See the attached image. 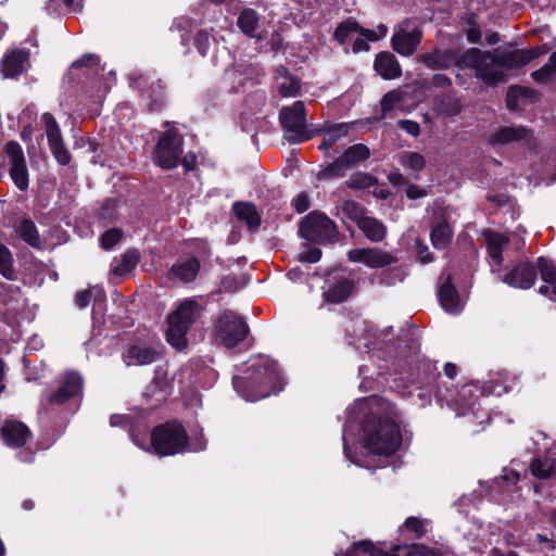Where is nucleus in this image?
Listing matches in <instances>:
<instances>
[{
	"label": "nucleus",
	"instance_id": "f257e3e1",
	"mask_svg": "<svg viewBox=\"0 0 556 556\" xmlns=\"http://www.w3.org/2000/svg\"><path fill=\"white\" fill-rule=\"evenodd\" d=\"M370 417L363 425V447L370 454L389 456L395 453L403 441L402 418L388 402L372 401Z\"/></svg>",
	"mask_w": 556,
	"mask_h": 556
},
{
	"label": "nucleus",
	"instance_id": "f03ea898",
	"mask_svg": "<svg viewBox=\"0 0 556 556\" xmlns=\"http://www.w3.org/2000/svg\"><path fill=\"white\" fill-rule=\"evenodd\" d=\"M252 375L245 379L233 378L237 392L249 402H255L282 390V378L277 363L268 357H256L251 361Z\"/></svg>",
	"mask_w": 556,
	"mask_h": 556
},
{
	"label": "nucleus",
	"instance_id": "7ed1b4c3",
	"mask_svg": "<svg viewBox=\"0 0 556 556\" xmlns=\"http://www.w3.org/2000/svg\"><path fill=\"white\" fill-rule=\"evenodd\" d=\"M200 315V306L193 300H186L167 317L166 338L177 351H182L188 344L187 333Z\"/></svg>",
	"mask_w": 556,
	"mask_h": 556
},
{
	"label": "nucleus",
	"instance_id": "20e7f679",
	"mask_svg": "<svg viewBox=\"0 0 556 556\" xmlns=\"http://www.w3.org/2000/svg\"><path fill=\"white\" fill-rule=\"evenodd\" d=\"M151 447L161 456L181 453L188 448L186 431L176 422L160 426L151 434Z\"/></svg>",
	"mask_w": 556,
	"mask_h": 556
},
{
	"label": "nucleus",
	"instance_id": "39448f33",
	"mask_svg": "<svg viewBox=\"0 0 556 556\" xmlns=\"http://www.w3.org/2000/svg\"><path fill=\"white\" fill-rule=\"evenodd\" d=\"M248 333V324L232 311L223 312L215 323V340L227 349L237 346Z\"/></svg>",
	"mask_w": 556,
	"mask_h": 556
},
{
	"label": "nucleus",
	"instance_id": "423d86ee",
	"mask_svg": "<svg viewBox=\"0 0 556 556\" xmlns=\"http://www.w3.org/2000/svg\"><path fill=\"white\" fill-rule=\"evenodd\" d=\"M182 154V136L174 127L165 130L159 138L153 150L154 163L163 169H172L178 165Z\"/></svg>",
	"mask_w": 556,
	"mask_h": 556
},
{
	"label": "nucleus",
	"instance_id": "0eeeda50",
	"mask_svg": "<svg viewBox=\"0 0 556 556\" xmlns=\"http://www.w3.org/2000/svg\"><path fill=\"white\" fill-rule=\"evenodd\" d=\"M280 122L289 141L301 142L309 138L305 131V111L301 101L280 111Z\"/></svg>",
	"mask_w": 556,
	"mask_h": 556
},
{
	"label": "nucleus",
	"instance_id": "6e6552de",
	"mask_svg": "<svg viewBox=\"0 0 556 556\" xmlns=\"http://www.w3.org/2000/svg\"><path fill=\"white\" fill-rule=\"evenodd\" d=\"M301 231L307 239L319 243L333 242L338 236L336 224L319 213L309 214L302 224Z\"/></svg>",
	"mask_w": 556,
	"mask_h": 556
},
{
	"label": "nucleus",
	"instance_id": "1a4fd4ad",
	"mask_svg": "<svg viewBox=\"0 0 556 556\" xmlns=\"http://www.w3.org/2000/svg\"><path fill=\"white\" fill-rule=\"evenodd\" d=\"M369 154V149L366 146L354 144L323 170V177H341L349 168L368 159Z\"/></svg>",
	"mask_w": 556,
	"mask_h": 556
},
{
	"label": "nucleus",
	"instance_id": "9d476101",
	"mask_svg": "<svg viewBox=\"0 0 556 556\" xmlns=\"http://www.w3.org/2000/svg\"><path fill=\"white\" fill-rule=\"evenodd\" d=\"M343 210L356 220L358 228L368 240L372 242H380L387 236L386 226L374 217L363 216L361 207L355 202H345Z\"/></svg>",
	"mask_w": 556,
	"mask_h": 556
},
{
	"label": "nucleus",
	"instance_id": "9b49d317",
	"mask_svg": "<svg viewBox=\"0 0 556 556\" xmlns=\"http://www.w3.org/2000/svg\"><path fill=\"white\" fill-rule=\"evenodd\" d=\"M4 154L10 163V176L15 186L25 190L28 187V170L22 147L14 141L4 147Z\"/></svg>",
	"mask_w": 556,
	"mask_h": 556
},
{
	"label": "nucleus",
	"instance_id": "f8f14e48",
	"mask_svg": "<svg viewBox=\"0 0 556 556\" xmlns=\"http://www.w3.org/2000/svg\"><path fill=\"white\" fill-rule=\"evenodd\" d=\"M41 121L48 138L49 148L59 164L67 165L71 162V154L65 148L60 127L51 113H43Z\"/></svg>",
	"mask_w": 556,
	"mask_h": 556
},
{
	"label": "nucleus",
	"instance_id": "ddd939ff",
	"mask_svg": "<svg viewBox=\"0 0 556 556\" xmlns=\"http://www.w3.org/2000/svg\"><path fill=\"white\" fill-rule=\"evenodd\" d=\"M346 256L350 262L364 264L372 269L382 268L395 262L392 253L379 248H356L350 250Z\"/></svg>",
	"mask_w": 556,
	"mask_h": 556
},
{
	"label": "nucleus",
	"instance_id": "4468645a",
	"mask_svg": "<svg viewBox=\"0 0 556 556\" xmlns=\"http://www.w3.org/2000/svg\"><path fill=\"white\" fill-rule=\"evenodd\" d=\"M421 40V30L406 21L401 24L392 36V47L401 55H412Z\"/></svg>",
	"mask_w": 556,
	"mask_h": 556
},
{
	"label": "nucleus",
	"instance_id": "2eb2a0df",
	"mask_svg": "<svg viewBox=\"0 0 556 556\" xmlns=\"http://www.w3.org/2000/svg\"><path fill=\"white\" fill-rule=\"evenodd\" d=\"M83 393V378L78 372H67L60 381L59 388L49 394L48 402L61 405L70 399H80Z\"/></svg>",
	"mask_w": 556,
	"mask_h": 556
},
{
	"label": "nucleus",
	"instance_id": "dca6fc26",
	"mask_svg": "<svg viewBox=\"0 0 556 556\" xmlns=\"http://www.w3.org/2000/svg\"><path fill=\"white\" fill-rule=\"evenodd\" d=\"M546 52L543 48L515 49L509 51L495 50L500 65L505 70H518Z\"/></svg>",
	"mask_w": 556,
	"mask_h": 556
},
{
	"label": "nucleus",
	"instance_id": "f3484780",
	"mask_svg": "<svg viewBox=\"0 0 556 556\" xmlns=\"http://www.w3.org/2000/svg\"><path fill=\"white\" fill-rule=\"evenodd\" d=\"M388 28L386 25H378L376 29H365L354 21H346L341 23L334 30V38L340 43H344L349 38L356 34H362L368 40L378 41L387 36Z\"/></svg>",
	"mask_w": 556,
	"mask_h": 556
},
{
	"label": "nucleus",
	"instance_id": "a211bd4d",
	"mask_svg": "<svg viewBox=\"0 0 556 556\" xmlns=\"http://www.w3.org/2000/svg\"><path fill=\"white\" fill-rule=\"evenodd\" d=\"M439 299L443 309L451 314H457L463 308L458 292L452 283V275L443 273L439 283Z\"/></svg>",
	"mask_w": 556,
	"mask_h": 556
},
{
	"label": "nucleus",
	"instance_id": "6ab92c4d",
	"mask_svg": "<svg viewBox=\"0 0 556 556\" xmlns=\"http://www.w3.org/2000/svg\"><path fill=\"white\" fill-rule=\"evenodd\" d=\"M536 279V269L531 263H520L509 270L503 278V282L519 289L531 288Z\"/></svg>",
	"mask_w": 556,
	"mask_h": 556
},
{
	"label": "nucleus",
	"instance_id": "aec40b11",
	"mask_svg": "<svg viewBox=\"0 0 556 556\" xmlns=\"http://www.w3.org/2000/svg\"><path fill=\"white\" fill-rule=\"evenodd\" d=\"M531 139V132L522 126H506L494 131L489 142L492 146H504L514 142H527Z\"/></svg>",
	"mask_w": 556,
	"mask_h": 556
},
{
	"label": "nucleus",
	"instance_id": "412c9836",
	"mask_svg": "<svg viewBox=\"0 0 556 556\" xmlns=\"http://www.w3.org/2000/svg\"><path fill=\"white\" fill-rule=\"evenodd\" d=\"M476 77L485 85H495L505 79L504 68L500 65L498 56L494 55V52H489V55L485 56Z\"/></svg>",
	"mask_w": 556,
	"mask_h": 556
},
{
	"label": "nucleus",
	"instance_id": "4be33fe9",
	"mask_svg": "<svg viewBox=\"0 0 556 556\" xmlns=\"http://www.w3.org/2000/svg\"><path fill=\"white\" fill-rule=\"evenodd\" d=\"M484 239L489 256L493 262L492 270L495 271L494 266L500 268L503 264L504 258L502 253L507 251L510 239L504 235L493 231H485Z\"/></svg>",
	"mask_w": 556,
	"mask_h": 556
},
{
	"label": "nucleus",
	"instance_id": "5701e85b",
	"mask_svg": "<svg viewBox=\"0 0 556 556\" xmlns=\"http://www.w3.org/2000/svg\"><path fill=\"white\" fill-rule=\"evenodd\" d=\"M538 267L540 268L542 281L544 282V285L540 287V293L556 301V265L544 257H539Z\"/></svg>",
	"mask_w": 556,
	"mask_h": 556
},
{
	"label": "nucleus",
	"instance_id": "b1692460",
	"mask_svg": "<svg viewBox=\"0 0 556 556\" xmlns=\"http://www.w3.org/2000/svg\"><path fill=\"white\" fill-rule=\"evenodd\" d=\"M4 443L11 447L24 445L29 437L28 428L18 421H7L1 428Z\"/></svg>",
	"mask_w": 556,
	"mask_h": 556
},
{
	"label": "nucleus",
	"instance_id": "393cba45",
	"mask_svg": "<svg viewBox=\"0 0 556 556\" xmlns=\"http://www.w3.org/2000/svg\"><path fill=\"white\" fill-rule=\"evenodd\" d=\"M354 291V282L346 278L328 283L324 288V298L327 302L339 304L348 300Z\"/></svg>",
	"mask_w": 556,
	"mask_h": 556
},
{
	"label": "nucleus",
	"instance_id": "a878e982",
	"mask_svg": "<svg viewBox=\"0 0 556 556\" xmlns=\"http://www.w3.org/2000/svg\"><path fill=\"white\" fill-rule=\"evenodd\" d=\"M28 60V52L25 50H13L7 54L1 64V71L5 78H13L25 71Z\"/></svg>",
	"mask_w": 556,
	"mask_h": 556
},
{
	"label": "nucleus",
	"instance_id": "bb28decb",
	"mask_svg": "<svg viewBox=\"0 0 556 556\" xmlns=\"http://www.w3.org/2000/svg\"><path fill=\"white\" fill-rule=\"evenodd\" d=\"M375 70L384 79H395L401 76L402 71L396 58L390 52L377 54Z\"/></svg>",
	"mask_w": 556,
	"mask_h": 556
},
{
	"label": "nucleus",
	"instance_id": "cd10ccee",
	"mask_svg": "<svg viewBox=\"0 0 556 556\" xmlns=\"http://www.w3.org/2000/svg\"><path fill=\"white\" fill-rule=\"evenodd\" d=\"M16 235L35 249L41 248V239L35 223L29 218H24L15 225Z\"/></svg>",
	"mask_w": 556,
	"mask_h": 556
},
{
	"label": "nucleus",
	"instance_id": "c85d7f7f",
	"mask_svg": "<svg viewBox=\"0 0 556 556\" xmlns=\"http://www.w3.org/2000/svg\"><path fill=\"white\" fill-rule=\"evenodd\" d=\"M200 268V263L197 258H189L185 262L174 265L170 269V275L174 279L181 282H189L193 280Z\"/></svg>",
	"mask_w": 556,
	"mask_h": 556
},
{
	"label": "nucleus",
	"instance_id": "c756f323",
	"mask_svg": "<svg viewBox=\"0 0 556 556\" xmlns=\"http://www.w3.org/2000/svg\"><path fill=\"white\" fill-rule=\"evenodd\" d=\"M486 55H489L488 51H482L478 48H470L459 55L456 61V65L462 70H475V76H477L478 70L481 67Z\"/></svg>",
	"mask_w": 556,
	"mask_h": 556
},
{
	"label": "nucleus",
	"instance_id": "7c9ffc66",
	"mask_svg": "<svg viewBox=\"0 0 556 556\" xmlns=\"http://www.w3.org/2000/svg\"><path fill=\"white\" fill-rule=\"evenodd\" d=\"M157 353L147 346L134 345L131 346L126 354V365H147L155 361Z\"/></svg>",
	"mask_w": 556,
	"mask_h": 556
},
{
	"label": "nucleus",
	"instance_id": "2f4dec72",
	"mask_svg": "<svg viewBox=\"0 0 556 556\" xmlns=\"http://www.w3.org/2000/svg\"><path fill=\"white\" fill-rule=\"evenodd\" d=\"M139 261V254L136 250L125 252L119 258H114L112 273L117 276L129 274Z\"/></svg>",
	"mask_w": 556,
	"mask_h": 556
},
{
	"label": "nucleus",
	"instance_id": "473e14b6",
	"mask_svg": "<svg viewBox=\"0 0 556 556\" xmlns=\"http://www.w3.org/2000/svg\"><path fill=\"white\" fill-rule=\"evenodd\" d=\"M535 92L527 87L511 86L508 89L506 104L509 110H516L525 105L529 99L533 98Z\"/></svg>",
	"mask_w": 556,
	"mask_h": 556
},
{
	"label": "nucleus",
	"instance_id": "72a5a7b5",
	"mask_svg": "<svg viewBox=\"0 0 556 556\" xmlns=\"http://www.w3.org/2000/svg\"><path fill=\"white\" fill-rule=\"evenodd\" d=\"M233 211L238 219L245 222L250 228L258 227L261 218L254 205L250 203L238 202L235 203Z\"/></svg>",
	"mask_w": 556,
	"mask_h": 556
},
{
	"label": "nucleus",
	"instance_id": "f704fd0d",
	"mask_svg": "<svg viewBox=\"0 0 556 556\" xmlns=\"http://www.w3.org/2000/svg\"><path fill=\"white\" fill-rule=\"evenodd\" d=\"M260 16L252 9H244L238 17V27L248 36L256 37V29L258 26Z\"/></svg>",
	"mask_w": 556,
	"mask_h": 556
},
{
	"label": "nucleus",
	"instance_id": "c9c22d12",
	"mask_svg": "<svg viewBox=\"0 0 556 556\" xmlns=\"http://www.w3.org/2000/svg\"><path fill=\"white\" fill-rule=\"evenodd\" d=\"M349 134V124H336L324 131V140L320 143V149L331 148L338 140L345 137Z\"/></svg>",
	"mask_w": 556,
	"mask_h": 556
},
{
	"label": "nucleus",
	"instance_id": "e433bc0d",
	"mask_svg": "<svg viewBox=\"0 0 556 556\" xmlns=\"http://www.w3.org/2000/svg\"><path fill=\"white\" fill-rule=\"evenodd\" d=\"M452 238V230L446 222L438 223L431 231V242L435 249H444Z\"/></svg>",
	"mask_w": 556,
	"mask_h": 556
},
{
	"label": "nucleus",
	"instance_id": "4c0bfd02",
	"mask_svg": "<svg viewBox=\"0 0 556 556\" xmlns=\"http://www.w3.org/2000/svg\"><path fill=\"white\" fill-rule=\"evenodd\" d=\"M556 464L551 458H535L532 460L530 469L532 475L539 479H547L555 470Z\"/></svg>",
	"mask_w": 556,
	"mask_h": 556
},
{
	"label": "nucleus",
	"instance_id": "58836bf2",
	"mask_svg": "<svg viewBox=\"0 0 556 556\" xmlns=\"http://www.w3.org/2000/svg\"><path fill=\"white\" fill-rule=\"evenodd\" d=\"M401 165L415 173L421 172L426 166V160L424 155L417 152H403L399 156Z\"/></svg>",
	"mask_w": 556,
	"mask_h": 556
},
{
	"label": "nucleus",
	"instance_id": "ea45409f",
	"mask_svg": "<svg viewBox=\"0 0 556 556\" xmlns=\"http://www.w3.org/2000/svg\"><path fill=\"white\" fill-rule=\"evenodd\" d=\"M0 274L7 279L13 280L15 278V270L13 267V258L10 250L0 243Z\"/></svg>",
	"mask_w": 556,
	"mask_h": 556
},
{
	"label": "nucleus",
	"instance_id": "a19ab883",
	"mask_svg": "<svg viewBox=\"0 0 556 556\" xmlns=\"http://www.w3.org/2000/svg\"><path fill=\"white\" fill-rule=\"evenodd\" d=\"M349 556H387L386 553L374 546L369 541H359L353 545Z\"/></svg>",
	"mask_w": 556,
	"mask_h": 556
},
{
	"label": "nucleus",
	"instance_id": "79ce46f5",
	"mask_svg": "<svg viewBox=\"0 0 556 556\" xmlns=\"http://www.w3.org/2000/svg\"><path fill=\"white\" fill-rule=\"evenodd\" d=\"M402 93L397 90H392L384 94L381 100V110L386 115L388 112L394 110L402 101Z\"/></svg>",
	"mask_w": 556,
	"mask_h": 556
},
{
	"label": "nucleus",
	"instance_id": "37998d69",
	"mask_svg": "<svg viewBox=\"0 0 556 556\" xmlns=\"http://www.w3.org/2000/svg\"><path fill=\"white\" fill-rule=\"evenodd\" d=\"M122 236V231L116 228L105 231L100 239L101 247L104 250L112 249L115 244H117L121 241Z\"/></svg>",
	"mask_w": 556,
	"mask_h": 556
},
{
	"label": "nucleus",
	"instance_id": "c03bdc74",
	"mask_svg": "<svg viewBox=\"0 0 556 556\" xmlns=\"http://www.w3.org/2000/svg\"><path fill=\"white\" fill-rule=\"evenodd\" d=\"M300 81L296 78H288L279 86L282 97H295L300 92Z\"/></svg>",
	"mask_w": 556,
	"mask_h": 556
},
{
	"label": "nucleus",
	"instance_id": "a18cd8bd",
	"mask_svg": "<svg viewBox=\"0 0 556 556\" xmlns=\"http://www.w3.org/2000/svg\"><path fill=\"white\" fill-rule=\"evenodd\" d=\"M467 24L469 25L466 30L468 41L471 43H478L481 40L480 27L477 25L472 16L467 20Z\"/></svg>",
	"mask_w": 556,
	"mask_h": 556
},
{
	"label": "nucleus",
	"instance_id": "49530a36",
	"mask_svg": "<svg viewBox=\"0 0 556 556\" xmlns=\"http://www.w3.org/2000/svg\"><path fill=\"white\" fill-rule=\"evenodd\" d=\"M350 188L359 189L370 186L371 177L365 174H355L348 181Z\"/></svg>",
	"mask_w": 556,
	"mask_h": 556
},
{
	"label": "nucleus",
	"instance_id": "de8ad7c7",
	"mask_svg": "<svg viewBox=\"0 0 556 556\" xmlns=\"http://www.w3.org/2000/svg\"><path fill=\"white\" fill-rule=\"evenodd\" d=\"M99 58L96 54H86L81 59L75 61L72 64L73 68H81V67H97L99 65Z\"/></svg>",
	"mask_w": 556,
	"mask_h": 556
},
{
	"label": "nucleus",
	"instance_id": "09e8293b",
	"mask_svg": "<svg viewBox=\"0 0 556 556\" xmlns=\"http://www.w3.org/2000/svg\"><path fill=\"white\" fill-rule=\"evenodd\" d=\"M397 126L413 137H418L420 134V126L417 122L410 119H401Z\"/></svg>",
	"mask_w": 556,
	"mask_h": 556
},
{
	"label": "nucleus",
	"instance_id": "8fccbe9b",
	"mask_svg": "<svg viewBox=\"0 0 556 556\" xmlns=\"http://www.w3.org/2000/svg\"><path fill=\"white\" fill-rule=\"evenodd\" d=\"M321 257V251L317 248H309L299 255V261L306 263H316Z\"/></svg>",
	"mask_w": 556,
	"mask_h": 556
},
{
	"label": "nucleus",
	"instance_id": "3c124183",
	"mask_svg": "<svg viewBox=\"0 0 556 556\" xmlns=\"http://www.w3.org/2000/svg\"><path fill=\"white\" fill-rule=\"evenodd\" d=\"M293 206L298 213H303L309 207V201L306 193L302 192L293 201Z\"/></svg>",
	"mask_w": 556,
	"mask_h": 556
},
{
	"label": "nucleus",
	"instance_id": "603ef678",
	"mask_svg": "<svg viewBox=\"0 0 556 556\" xmlns=\"http://www.w3.org/2000/svg\"><path fill=\"white\" fill-rule=\"evenodd\" d=\"M405 527L416 533L417 535H421L424 533V523L421 520H419L418 518H415V517H409L406 521H405Z\"/></svg>",
	"mask_w": 556,
	"mask_h": 556
},
{
	"label": "nucleus",
	"instance_id": "864d4df0",
	"mask_svg": "<svg viewBox=\"0 0 556 556\" xmlns=\"http://www.w3.org/2000/svg\"><path fill=\"white\" fill-rule=\"evenodd\" d=\"M91 290L79 291L75 296V303L79 308H85L91 300Z\"/></svg>",
	"mask_w": 556,
	"mask_h": 556
},
{
	"label": "nucleus",
	"instance_id": "5fc2aeb1",
	"mask_svg": "<svg viewBox=\"0 0 556 556\" xmlns=\"http://www.w3.org/2000/svg\"><path fill=\"white\" fill-rule=\"evenodd\" d=\"M357 37L354 40L353 43V51L354 52H361V51H367L369 49L368 46V39L364 37L362 34H356Z\"/></svg>",
	"mask_w": 556,
	"mask_h": 556
},
{
	"label": "nucleus",
	"instance_id": "6e6d98bb",
	"mask_svg": "<svg viewBox=\"0 0 556 556\" xmlns=\"http://www.w3.org/2000/svg\"><path fill=\"white\" fill-rule=\"evenodd\" d=\"M406 195L409 199H418L424 198L427 195V191L419 186L416 185H409L406 189Z\"/></svg>",
	"mask_w": 556,
	"mask_h": 556
},
{
	"label": "nucleus",
	"instance_id": "4d7b16f0",
	"mask_svg": "<svg viewBox=\"0 0 556 556\" xmlns=\"http://www.w3.org/2000/svg\"><path fill=\"white\" fill-rule=\"evenodd\" d=\"M552 75V72L548 71V68L546 67V65H544L543 67H541L540 70L535 71L532 73V77L538 80V81H542V80H545L547 79L549 76Z\"/></svg>",
	"mask_w": 556,
	"mask_h": 556
},
{
	"label": "nucleus",
	"instance_id": "13d9d810",
	"mask_svg": "<svg viewBox=\"0 0 556 556\" xmlns=\"http://www.w3.org/2000/svg\"><path fill=\"white\" fill-rule=\"evenodd\" d=\"M414 554H418V555H422V556H432L434 553L424 545H413L412 552L408 554V556H412Z\"/></svg>",
	"mask_w": 556,
	"mask_h": 556
},
{
	"label": "nucleus",
	"instance_id": "bf43d9fd",
	"mask_svg": "<svg viewBox=\"0 0 556 556\" xmlns=\"http://www.w3.org/2000/svg\"><path fill=\"white\" fill-rule=\"evenodd\" d=\"M417 249H418V254H419L420 261L422 263H430L433 260L428 251L427 245L418 244Z\"/></svg>",
	"mask_w": 556,
	"mask_h": 556
},
{
	"label": "nucleus",
	"instance_id": "052dcab7",
	"mask_svg": "<svg viewBox=\"0 0 556 556\" xmlns=\"http://www.w3.org/2000/svg\"><path fill=\"white\" fill-rule=\"evenodd\" d=\"M181 163L186 170H191L195 166L197 157L194 154L189 153L186 156H184Z\"/></svg>",
	"mask_w": 556,
	"mask_h": 556
},
{
	"label": "nucleus",
	"instance_id": "680f3d73",
	"mask_svg": "<svg viewBox=\"0 0 556 556\" xmlns=\"http://www.w3.org/2000/svg\"><path fill=\"white\" fill-rule=\"evenodd\" d=\"M349 435H350V430L348 428L344 429V433H343V441H344V453H345V456L351 460V462H355L352 456H351V452H350V447L348 445V441H349Z\"/></svg>",
	"mask_w": 556,
	"mask_h": 556
},
{
	"label": "nucleus",
	"instance_id": "e2e57ef3",
	"mask_svg": "<svg viewBox=\"0 0 556 556\" xmlns=\"http://www.w3.org/2000/svg\"><path fill=\"white\" fill-rule=\"evenodd\" d=\"M128 419L122 415H113L110 418V424L112 427L124 425Z\"/></svg>",
	"mask_w": 556,
	"mask_h": 556
},
{
	"label": "nucleus",
	"instance_id": "0e129e2a",
	"mask_svg": "<svg viewBox=\"0 0 556 556\" xmlns=\"http://www.w3.org/2000/svg\"><path fill=\"white\" fill-rule=\"evenodd\" d=\"M444 372L448 378L453 379L456 376L457 368L454 364L446 363L444 366Z\"/></svg>",
	"mask_w": 556,
	"mask_h": 556
},
{
	"label": "nucleus",
	"instance_id": "69168bd1",
	"mask_svg": "<svg viewBox=\"0 0 556 556\" xmlns=\"http://www.w3.org/2000/svg\"><path fill=\"white\" fill-rule=\"evenodd\" d=\"M545 65L552 74H556V52L549 56L548 63Z\"/></svg>",
	"mask_w": 556,
	"mask_h": 556
},
{
	"label": "nucleus",
	"instance_id": "338daca9",
	"mask_svg": "<svg viewBox=\"0 0 556 556\" xmlns=\"http://www.w3.org/2000/svg\"><path fill=\"white\" fill-rule=\"evenodd\" d=\"M471 394H472V389H471V387L466 386V387H463V388H462V390H460V391H459V393H458V396H459L460 399H464V400H465L468 395H471Z\"/></svg>",
	"mask_w": 556,
	"mask_h": 556
},
{
	"label": "nucleus",
	"instance_id": "774afa93",
	"mask_svg": "<svg viewBox=\"0 0 556 556\" xmlns=\"http://www.w3.org/2000/svg\"><path fill=\"white\" fill-rule=\"evenodd\" d=\"M404 179V177L401 175V174H391L389 176V180L392 182V184H399L400 181H402Z\"/></svg>",
	"mask_w": 556,
	"mask_h": 556
}]
</instances>
